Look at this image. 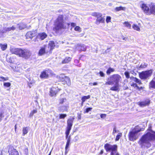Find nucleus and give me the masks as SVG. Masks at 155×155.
Listing matches in <instances>:
<instances>
[{"mask_svg": "<svg viewBox=\"0 0 155 155\" xmlns=\"http://www.w3.org/2000/svg\"><path fill=\"white\" fill-rule=\"evenodd\" d=\"M4 117V116L2 112L0 113V122L1 121L2 118Z\"/></svg>", "mask_w": 155, "mask_h": 155, "instance_id": "obj_49", "label": "nucleus"}, {"mask_svg": "<svg viewBox=\"0 0 155 155\" xmlns=\"http://www.w3.org/2000/svg\"><path fill=\"white\" fill-rule=\"evenodd\" d=\"M28 127H25L23 128L22 131L23 135V136L26 134L28 133Z\"/></svg>", "mask_w": 155, "mask_h": 155, "instance_id": "obj_29", "label": "nucleus"}, {"mask_svg": "<svg viewBox=\"0 0 155 155\" xmlns=\"http://www.w3.org/2000/svg\"><path fill=\"white\" fill-rule=\"evenodd\" d=\"M17 28H18L20 30L24 29L26 27V25L25 24L22 23H20L16 24Z\"/></svg>", "mask_w": 155, "mask_h": 155, "instance_id": "obj_18", "label": "nucleus"}, {"mask_svg": "<svg viewBox=\"0 0 155 155\" xmlns=\"http://www.w3.org/2000/svg\"><path fill=\"white\" fill-rule=\"evenodd\" d=\"M69 133H70V131L66 130V131L65 134H66V136L67 138L68 137L69 134Z\"/></svg>", "mask_w": 155, "mask_h": 155, "instance_id": "obj_50", "label": "nucleus"}, {"mask_svg": "<svg viewBox=\"0 0 155 155\" xmlns=\"http://www.w3.org/2000/svg\"><path fill=\"white\" fill-rule=\"evenodd\" d=\"M8 152L10 155H19L18 151L13 148L9 149Z\"/></svg>", "mask_w": 155, "mask_h": 155, "instance_id": "obj_16", "label": "nucleus"}, {"mask_svg": "<svg viewBox=\"0 0 155 155\" xmlns=\"http://www.w3.org/2000/svg\"><path fill=\"white\" fill-rule=\"evenodd\" d=\"M17 28L16 24L12 26L11 27L6 28L5 27L3 28V29L2 30V32L3 33H5L6 31H14Z\"/></svg>", "mask_w": 155, "mask_h": 155, "instance_id": "obj_12", "label": "nucleus"}, {"mask_svg": "<svg viewBox=\"0 0 155 155\" xmlns=\"http://www.w3.org/2000/svg\"><path fill=\"white\" fill-rule=\"evenodd\" d=\"M76 48L79 51H85L86 50V47L83 44H80L78 45Z\"/></svg>", "mask_w": 155, "mask_h": 155, "instance_id": "obj_15", "label": "nucleus"}, {"mask_svg": "<svg viewBox=\"0 0 155 155\" xmlns=\"http://www.w3.org/2000/svg\"><path fill=\"white\" fill-rule=\"evenodd\" d=\"M35 81L34 80H32L30 81V82L29 83L28 85L30 87H31L32 85L35 83Z\"/></svg>", "mask_w": 155, "mask_h": 155, "instance_id": "obj_39", "label": "nucleus"}, {"mask_svg": "<svg viewBox=\"0 0 155 155\" xmlns=\"http://www.w3.org/2000/svg\"><path fill=\"white\" fill-rule=\"evenodd\" d=\"M59 104H64L66 103H68L66 99L65 98H61L59 100Z\"/></svg>", "mask_w": 155, "mask_h": 155, "instance_id": "obj_19", "label": "nucleus"}, {"mask_svg": "<svg viewBox=\"0 0 155 155\" xmlns=\"http://www.w3.org/2000/svg\"><path fill=\"white\" fill-rule=\"evenodd\" d=\"M140 7L143 12L147 15H155V4L151 3L147 6V4H142Z\"/></svg>", "mask_w": 155, "mask_h": 155, "instance_id": "obj_5", "label": "nucleus"}, {"mask_svg": "<svg viewBox=\"0 0 155 155\" xmlns=\"http://www.w3.org/2000/svg\"><path fill=\"white\" fill-rule=\"evenodd\" d=\"M125 9L126 8L125 7H122L121 6L117 7L115 8V10L116 12H118L121 10L125 11Z\"/></svg>", "mask_w": 155, "mask_h": 155, "instance_id": "obj_27", "label": "nucleus"}, {"mask_svg": "<svg viewBox=\"0 0 155 155\" xmlns=\"http://www.w3.org/2000/svg\"><path fill=\"white\" fill-rule=\"evenodd\" d=\"M122 136V134L121 133H119L118 134L117 136L116 140L118 141L119 139Z\"/></svg>", "mask_w": 155, "mask_h": 155, "instance_id": "obj_42", "label": "nucleus"}, {"mask_svg": "<svg viewBox=\"0 0 155 155\" xmlns=\"http://www.w3.org/2000/svg\"><path fill=\"white\" fill-rule=\"evenodd\" d=\"M149 86L150 88L155 89V77L150 82Z\"/></svg>", "mask_w": 155, "mask_h": 155, "instance_id": "obj_23", "label": "nucleus"}, {"mask_svg": "<svg viewBox=\"0 0 155 155\" xmlns=\"http://www.w3.org/2000/svg\"><path fill=\"white\" fill-rule=\"evenodd\" d=\"M111 18L110 16H107L106 19V22L107 23H108L110 22Z\"/></svg>", "mask_w": 155, "mask_h": 155, "instance_id": "obj_43", "label": "nucleus"}, {"mask_svg": "<svg viewBox=\"0 0 155 155\" xmlns=\"http://www.w3.org/2000/svg\"><path fill=\"white\" fill-rule=\"evenodd\" d=\"M114 69L111 68H109L107 70L106 73L108 74L109 75L111 72L114 71Z\"/></svg>", "mask_w": 155, "mask_h": 155, "instance_id": "obj_31", "label": "nucleus"}, {"mask_svg": "<svg viewBox=\"0 0 155 155\" xmlns=\"http://www.w3.org/2000/svg\"><path fill=\"white\" fill-rule=\"evenodd\" d=\"M74 62L75 63H78L79 62V61L78 60H74Z\"/></svg>", "mask_w": 155, "mask_h": 155, "instance_id": "obj_58", "label": "nucleus"}, {"mask_svg": "<svg viewBox=\"0 0 155 155\" xmlns=\"http://www.w3.org/2000/svg\"><path fill=\"white\" fill-rule=\"evenodd\" d=\"M153 72L152 70L142 71L139 74L140 78L141 79H145L151 76Z\"/></svg>", "mask_w": 155, "mask_h": 155, "instance_id": "obj_8", "label": "nucleus"}, {"mask_svg": "<svg viewBox=\"0 0 155 155\" xmlns=\"http://www.w3.org/2000/svg\"><path fill=\"white\" fill-rule=\"evenodd\" d=\"M121 80V77L119 74H114L111 75L107 79V81L105 85H113L115 84L114 86L111 87L110 90L114 91H118L119 89V83Z\"/></svg>", "mask_w": 155, "mask_h": 155, "instance_id": "obj_2", "label": "nucleus"}, {"mask_svg": "<svg viewBox=\"0 0 155 155\" xmlns=\"http://www.w3.org/2000/svg\"><path fill=\"white\" fill-rule=\"evenodd\" d=\"M109 5L110 6H111L112 5V4H111V3H109Z\"/></svg>", "mask_w": 155, "mask_h": 155, "instance_id": "obj_64", "label": "nucleus"}, {"mask_svg": "<svg viewBox=\"0 0 155 155\" xmlns=\"http://www.w3.org/2000/svg\"><path fill=\"white\" fill-rule=\"evenodd\" d=\"M74 117H72L68 119L67 121V126L71 127L73 125V123L74 120Z\"/></svg>", "mask_w": 155, "mask_h": 155, "instance_id": "obj_20", "label": "nucleus"}, {"mask_svg": "<svg viewBox=\"0 0 155 155\" xmlns=\"http://www.w3.org/2000/svg\"><path fill=\"white\" fill-rule=\"evenodd\" d=\"M35 35V31H30L28 32L26 34V36L27 38H31Z\"/></svg>", "mask_w": 155, "mask_h": 155, "instance_id": "obj_14", "label": "nucleus"}, {"mask_svg": "<svg viewBox=\"0 0 155 155\" xmlns=\"http://www.w3.org/2000/svg\"><path fill=\"white\" fill-rule=\"evenodd\" d=\"M8 80V78L7 77L4 78L2 76L0 77V81H6Z\"/></svg>", "mask_w": 155, "mask_h": 155, "instance_id": "obj_35", "label": "nucleus"}, {"mask_svg": "<svg viewBox=\"0 0 155 155\" xmlns=\"http://www.w3.org/2000/svg\"><path fill=\"white\" fill-rule=\"evenodd\" d=\"M124 74L127 78H130L129 73L127 71L125 72Z\"/></svg>", "mask_w": 155, "mask_h": 155, "instance_id": "obj_44", "label": "nucleus"}, {"mask_svg": "<svg viewBox=\"0 0 155 155\" xmlns=\"http://www.w3.org/2000/svg\"><path fill=\"white\" fill-rule=\"evenodd\" d=\"M47 34L44 32L39 33L38 36L41 40H43L47 37Z\"/></svg>", "mask_w": 155, "mask_h": 155, "instance_id": "obj_22", "label": "nucleus"}, {"mask_svg": "<svg viewBox=\"0 0 155 155\" xmlns=\"http://www.w3.org/2000/svg\"><path fill=\"white\" fill-rule=\"evenodd\" d=\"M15 131H16V128H17L16 125H15Z\"/></svg>", "mask_w": 155, "mask_h": 155, "instance_id": "obj_63", "label": "nucleus"}, {"mask_svg": "<svg viewBox=\"0 0 155 155\" xmlns=\"http://www.w3.org/2000/svg\"><path fill=\"white\" fill-rule=\"evenodd\" d=\"M147 67V65L145 64V63H144L143 64H142L140 66V68H145Z\"/></svg>", "mask_w": 155, "mask_h": 155, "instance_id": "obj_48", "label": "nucleus"}, {"mask_svg": "<svg viewBox=\"0 0 155 155\" xmlns=\"http://www.w3.org/2000/svg\"><path fill=\"white\" fill-rule=\"evenodd\" d=\"M132 28L134 30L136 31H139L140 30L139 27L137 25L133 24L132 25Z\"/></svg>", "mask_w": 155, "mask_h": 155, "instance_id": "obj_32", "label": "nucleus"}, {"mask_svg": "<svg viewBox=\"0 0 155 155\" xmlns=\"http://www.w3.org/2000/svg\"><path fill=\"white\" fill-rule=\"evenodd\" d=\"M100 117L101 118L104 119L106 117V114H101Z\"/></svg>", "mask_w": 155, "mask_h": 155, "instance_id": "obj_46", "label": "nucleus"}, {"mask_svg": "<svg viewBox=\"0 0 155 155\" xmlns=\"http://www.w3.org/2000/svg\"><path fill=\"white\" fill-rule=\"evenodd\" d=\"M67 116L66 114H60L59 115V118L60 119H64Z\"/></svg>", "mask_w": 155, "mask_h": 155, "instance_id": "obj_36", "label": "nucleus"}, {"mask_svg": "<svg viewBox=\"0 0 155 155\" xmlns=\"http://www.w3.org/2000/svg\"><path fill=\"white\" fill-rule=\"evenodd\" d=\"M69 25V23H66L64 21L63 16L60 15L55 21L54 30L58 31L64 30L66 29L67 25L68 26Z\"/></svg>", "mask_w": 155, "mask_h": 155, "instance_id": "obj_3", "label": "nucleus"}, {"mask_svg": "<svg viewBox=\"0 0 155 155\" xmlns=\"http://www.w3.org/2000/svg\"><path fill=\"white\" fill-rule=\"evenodd\" d=\"M71 127L67 126L66 130L70 131V130L71 129Z\"/></svg>", "mask_w": 155, "mask_h": 155, "instance_id": "obj_56", "label": "nucleus"}, {"mask_svg": "<svg viewBox=\"0 0 155 155\" xmlns=\"http://www.w3.org/2000/svg\"><path fill=\"white\" fill-rule=\"evenodd\" d=\"M92 108L91 107L87 108L86 109V111H85V112L87 113L89 111H91L92 110Z\"/></svg>", "mask_w": 155, "mask_h": 155, "instance_id": "obj_47", "label": "nucleus"}, {"mask_svg": "<svg viewBox=\"0 0 155 155\" xmlns=\"http://www.w3.org/2000/svg\"><path fill=\"white\" fill-rule=\"evenodd\" d=\"M90 96L89 95H88L87 96H84L81 99L82 104L87 99L90 98Z\"/></svg>", "mask_w": 155, "mask_h": 155, "instance_id": "obj_28", "label": "nucleus"}, {"mask_svg": "<svg viewBox=\"0 0 155 155\" xmlns=\"http://www.w3.org/2000/svg\"><path fill=\"white\" fill-rule=\"evenodd\" d=\"M37 112V110H33L31 111L29 114V116L30 117H32L34 114L36 113Z\"/></svg>", "mask_w": 155, "mask_h": 155, "instance_id": "obj_38", "label": "nucleus"}, {"mask_svg": "<svg viewBox=\"0 0 155 155\" xmlns=\"http://www.w3.org/2000/svg\"><path fill=\"white\" fill-rule=\"evenodd\" d=\"M2 30L1 32H0V37H1L2 36V33H3L2 32Z\"/></svg>", "mask_w": 155, "mask_h": 155, "instance_id": "obj_61", "label": "nucleus"}, {"mask_svg": "<svg viewBox=\"0 0 155 155\" xmlns=\"http://www.w3.org/2000/svg\"><path fill=\"white\" fill-rule=\"evenodd\" d=\"M69 108V103H66V104H63L62 106L58 107V110L60 112H64L68 111Z\"/></svg>", "mask_w": 155, "mask_h": 155, "instance_id": "obj_11", "label": "nucleus"}, {"mask_svg": "<svg viewBox=\"0 0 155 155\" xmlns=\"http://www.w3.org/2000/svg\"><path fill=\"white\" fill-rule=\"evenodd\" d=\"M105 19L102 17L101 18H97L95 23L97 25H99L100 23H103L104 22Z\"/></svg>", "mask_w": 155, "mask_h": 155, "instance_id": "obj_21", "label": "nucleus"}, {"mask_svg": "<svg viewBox=\"0 0 155 155\" xmlns=\"http://www.w3.org/2000/svg\"><path fill=\"white\" fill-rule=\"evenodd\" d=\"M74 30L77 31H78L79 32H80L81 31V28L79 26H76L74 28Z\"/></svg>", "mask_w": 155, "mask_h": 155, "instance_id": "obj_40", "label": "nucleus"}, {"mask_svg": "<svg viewBox=\"0 0 155 155\" xmlns=\"http://www.w3.org/2000/svg\"><path fill=\"white\" fill-rule=\"evenodd\" d=\"M89 84L91 86L93 85V83H90Z\"/></svg>", "mask_w": 155, "mask_h": 155, "instance_id": "obj_62", "label": "nucleus"}, {"mask_svg": "<svg viewBox=\"0 0 155 155\" xmlns=\"http://www.w3.org/2000/svg\"><path fill=\"white\" fill-rule=\"evenodd\" d=\"M123 39L124 40H125L126 41H128V37H123Z\"/></svg>", "mask_w": 155, "mask_h": 155, "instance_id": "obj_53", "label": "nucleus"}, {"mask_svg": "<svg viewBox=\"0 0 155 155\" xmlns=\"http://www.w3.org/2000/svg\"><path fill=\"white\" fill-rule=\"evenodd\" d=\"M10 51L12 54L18 55L20 57L28 59L31 55V51L28 49L12 48Z\"/></svg>", "mask_w": 155, "mask_h": 155, "instance_id": "obj_4", "label": "nucleus"}, {"mask_svg": "<svg viewBox=\"0 0 155 155\" xmlns=\"http://www.w3.org/2000/svg\"><path fill=\"white\" fill-rule=\"evenodd\" d=\"M123 24L125 26L129 29L131 28V25L128 22H125Z\"/></svg>", "mask_w": 155, "mask_h": 155, "instance_id": "obj_33", "label": "nucleus"}, {"mask_svg": "<svg viewBox=\"0 0 155 155\" xmlns=\"http://www.w3.org/2000/svg\"><path fill=\"white\" fill-rule=\"evenodd\" d=\"M69 144H67L66 143V147H65V153L67 152V149L68 148V147L69 146Z\"/></svg>", "mask_w": 155, "mask_h": 155, "instance_id": "obj_51", "label": "nucleus"}, {"mask_svg": "<svg viewBox=\"0 0 155 155\" xmlns=\"http://www.w3.org/2000/svg\"><path fill=\"white\" fill-rule=\"evenodd\" d=\"M103 152H104L103 150H101V151L99 153V154H100V155L102 154L103 153Z\"/></svg>", "mask_w": 155, "mask_h": 155, "instance_id": "obj_59", "label": "nucleus"}, {"mask_svg": "<svg viewBox=\"0 0 155 155\" xmlns=\"http://www.w3.org/2000/svg\"><path fill=\"white\" fill-rule=\"evenodd\" d=\"M99 74L101 77H104V74L102 71H100L99 72Z\"/></svg>", "mask_w": 155, "mask_h": 155, "instance_id": "obj_52", "label": "nucleus"}, {"mask_svg": "<svg viewBox=\"0 0 155 155\" xmlns=\"http://www.w3.org/2000/svg\"><path fill=\"white\" fill-rule=\"evenodd\" d=\"M55 46L54 43L53 41H50L49 43V47L50 48V49L52 50L54 48Z\"/></svg>", "mask_w": 155, "mask_h": 155, "instance_id": "obj_26", "label": "nucleus"}, {"mask_svg": "<svg viewBox=\"0 0 155 155\" xmlns=\"http://www.w3.org/2000/svg\"><path fill=\"white\" fill-rule=\"evenodd\" d=\"M130 85L134 87H137V88H139L136 83H132Z\"/></svg>", "mask_w": 155, "mask_h": 155, "instance_id": "obj_45", "label": "nucleus"}, {"mask_svg": "<svg viewBox=\"0 0 155 155\" xmlns=\"http://www.w3.org/2000/svg\"><path fill=\"white\" fill-rule=\"evenodd\" d=\"M76 25V24L74 23H71V26L73 27L75 26Z\"/></svg>", "mask_w": 155, "mask_h": 155, "instance_id": "obj_54", "label": "nucleus"}, {"mask_svg": "<svg viewBox=\"0 0 155 155\" xmlns=\"http://www.w3.org/2000/svg\"><path fill=\"white\" fill-rule=\"evenodd\" d=\"M45 52V48L42 47L39 51L38 55L39 56H41L44 54Z\"/></svg>", "mask_w": 155, "mask_h": 155, "instance_id": "obj_25", "label": "nucleus"}, {"mask_svg": "<svg viewBox=\"0 0 155 155\" xmlns=\"http://www.w3.org/2000/svg\"><path fill=\"white\" fill-rule=\"evenodd\" d=\"M133 80L134 81L136 82L139 84H141V81L136 78H134Z\"/></svg>", "mask_w": 155, "mask_h": 155, "instance_id": "obj_37", "label": "nucleus"}, {"mask_svg": "<svg viewBox=\"0 0 155 155\" xmlns=\"http://www.w3.org/2000/svg\"><path fill=\"white\" fill-rule=\"evenodd\" d=\"M59 78L61 81L62 82L65 81L68 85H70L71 81L68 77L65 76L64 75H61Z\"/></svg>", "mask_w": 155, "mask_h": 155, "instance_id": "obj_10", "label": "nucleus"}, {"mask_svg": "<svg viewBox=\"0 0 155 155\" xmlns=\"http://www.w3.org/2000/svg\"><path fill=\"white\" fill-rule=\"evenodd\" d=\"M141 131V129H139L137 127L130 130L128 134L129 140L133 141L136 140L139 136V132Z\"/></svg>", "mask_w": 155, "mask_h": 155, "instance_id": "obj_6", "label": "nucleus"}, {"mask_svg": "<svg viewBox=\"0 0 155 155\" xmlns=\"http://www.w3.org/2000/svg\"><path fill=\"white\" fill-rule=\"evenodd\" d=\"M150 103V101L149 100H147L144 101H143L137 103L138 105L142 107L148 106L149 104Z\"/></svg>", "mask_w": 155, "mask_h": 155, "instance_id": "obj_13", "label": "nucleus"}, {"mask_svg": "<svg viewBox=\"0 0 155 155\" xmlns=\"http://www.w3.org/2000/svg\"><path fill=\"white\" fill-rule=\"evenodd\" d=\"M117 132V131L116 130V128L115 127H114L113 129V134H114L115 133H116Z\"/></svg>", "mask_w": 155, "mask_h": 155, "instance_id": "obj_55", "label": "nucleus"}, {"mask_svg": "<svg viewBox=\"0 0 155 155\" xmlns=\"http://www.w3.org/2000/svg\"><path fill=\"white\" fill-rule=\"evenodd\" d=\"M57 92V89L54 87H52L50 89V95L52 97L55 96Z\"/></svg>", "mask_w": 155, "mask_h": 155, "instance_id": "obj_17", "label": "nucleus"}, {"mask_svg": "<svg viewBox=\"0 0 155 155\" xmlns=\"http://www.w3.org/2000/svg\"><path fill=\"white\" fill-rule=\"evenodd\" d=\"M97 84V82H94L93 83V85H96Z\"/></svg>", "mask_w": 155, "mask_h": 155, "instance_id": "obj_60", "label": "nucleus"}, {"mask_svg": "<svg viewBox=\"0 0 155 155\" xmlns=\"http://www.w3.org/2000/svg\"><path fill=\"white\" fill-rule=\"evenodd\" d=\"M0 46L3 51L5 50L7 48V45L6 44H0Z\"/></svg>", "mask_w": 155, "mask_h": 155, "instance_id": "obj_34", "label": "nucleus"}, {"mask_svg": "<svg viewBox=\"0 0 155 155\" xmlns=\"http://www.w3.org/2000/svg\"><path fill=\"white\" fill-rule=\"evenodd\" d=\"M52 71L49 69H46L41 72L40 77L41 78H47L53 75Z\"/></svg>", "mask_w": 155, "mask_h": 155, "instance_id": "obj_9", "label": "nucleus"}, {"mask_svg": "<svg viewBox=\"0 0 155 155\" xmlns=\"http://www.w3.org/2000/svg\"><path fill=\"white\" fill-rule=\"evenodd\" d=\"M70 139H68V140H67V141L66 143L69 144V143H70Z\"/></svg>", "mask_w": 155, "mask_h": 155, "instance_id": "obj_57", "label": "nucleus"}, {"mask_svg": "<svg viewBox=\"0 0 155 155\" xmlns=\"http://www.w3.org/2000/svg\"><path fill=\"white\" fill-rule=\"evenodd\" d=\"M71 59L72 58L70 57H67L62 61V64L68 63L71 61Z\"/></svg>", "mask_w": 155, "mask_h": 155, "instance_id": "obj_24", "label": "nucleus"}, {"mask_svg": "<svg viewBox=\"0 0 155 155\" xmlns=\"http://www.w3.org/2000/svg\"><path fill=\"white\" fill-rule=\"evenodd\" d=\"M153 140H155V132L151 130L143 135L138 143L141 148H148L151 146L150 142Z\"/></svg>", "mask_w": 155, "mask_h": 155, "instance_id": "obj_1", "label": "nucleus"}, {"mask_svg": "<svg viewBox=\"0 0 155 155\" xmlns=\"http://www.w3.org/2000/svg\"><path fill=\"white\" fill-rule=\"evenodd\" d=\"M92 15L95 16L97 18H98L101 17L102 15L101 13H93Z\"/></svg>", "mask_w": 155, "mask_h": 155, "instance_id": "obj_30", "label": "nucleus"}, {"mask_svg": "<svg viewBox=\"0 0 155 155\" xmlns=\"http://www.w3.org/2000/svg\"><path fill=\"white\" fill-rule=\"evenodd\" d=\"M11 84L10 82H5L4 83L3 85L5 87H9L10 86Z\"/></svg>", "mask_w": 155, "mask_h": 155, "instance_id": "obj_41", "label": "nucleus"}, {"mask_svg": "<svg viewBox=\"0 0 155 155\" xmlns=\"http://www.w3.org/2000/svg\"><path fill=\"white\" fill-rule=\"evenodd\" d=\"M104 148L107 152H111V155H120L117 152V146L115 145L106 143L104 145Z\"/></svg>", "mask_w": 155, "mask_h": 155, "instance_id": "obj_7", "label": "nucleus"}]
</instances>
